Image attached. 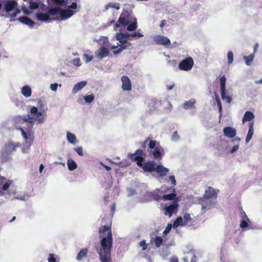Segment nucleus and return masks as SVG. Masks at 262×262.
<instances>
[{"label": "nucleus", "mask_w": 262, "mask_h": 262, "mask_svg": "<svg viewBox=\"0 0 262 262\" xmlns=\"http://www.w3.org/2000/svg\"><path fill=\"white\" fill-rule=\"evenodd\" d=\"M100 246L96 250L101 262L111 261V250L113 246V237L111 228L104 226L99 229Z\"/></svg>", "instance_id": "obj_1"}, {"label": "nucleus", "mask_w": 262, "mask_h": 262, "mask_svg": "<svg viewBox=\"0 0 262 262\" xmlns=\"http://www.w3.org/2000/svg\"><path fill=\"white\" fill-rule=\"evenodd\" d=\"M217 194L214 189L211 187H208L205 191L204 196L200 198L198 204L201 206L202 213L207 210L214 208L217 203Z\"/></svg>", "instance_id": "obj_2"}, {"label": "nucleus", "mask_w": 262, "mask_h": 262, "mask_svg": "<svg viewBox=\"0 0 262 262\" xmlns=\"http://www.w3.org/2000/svg\"><path fill=\"white\" fill-rule=\"evenodd\" d=\"M37 107L32 106L30 109V114L27 117L24 119L25 122L32 124L33 121L36 120L38 124H42L45 121L46 118V113L45 112H41L38 111V107L42 106V101L38 100Z\"/></svg>", "instance_id": "obj_3"}, {"label": "nucleus", "mask_w": 262, "mask_h": 262, "mask_svg": "<svg viewBox=\"0 0 262 262\" xmlns=\"http://www.w3.org/2000/svg\"><path fill=\"white\" fill-rule=\"evenodd\" d=\"M76 13L75 11L70 9L62 10L60 7L52 8L49 10L48 14L52 16H57L55 20H66ZM54 20V19H53Z\"/></svg>", "instance_id": "obj_4"}, {"label": "nucleus", "mask_w": 262, "mask_h": 262, "mask_svg": "<svg viewBox=\"0 0 262 262\" xmlns=\"http://www.w3.org/2000/svg\"><path fill=\"white\" fill-rule=\"evenodd\" d=\"M17 3L14 1H8L4 7V11L8 14L5 15V17H15L19 13L20 10L17 8Z\"/></svg>", "instance_id": "obj_5"}, {"label": "nucleus", "mask_w": 262, "mask_h": 262, "mask_svg": "<svg viewBox=\"0 0 262 262\" xmlns=\"http://www.w3.org/2000/svg\"><path fill=\"white\" fill-rule=\"evenodd\" d=\"M226 78L225 75H223L220 79L221 95L222 99L229 103L232 101V98L227 95L226 91Z\"/></svg>", "instance_id": "obj_6"}, {"label": "nucleus", "mask_w": 262, "mask_h": 262, "mask_svg": "<svg viewBox=\"0 0 262 262\" xmlns=\"http://www.w3.org/2000/svg\"><path fill=\"white\" fill-rule=\"evenodd\" d=\"M178 206L177 202H174L169 205L166 204L164 208V214L170 217L173 214L177 213Z\"/></svg>", "instance_id": "obj_7"}, {"label": "nucleus", "mask_w": 262, "mask_h": 262, "mask_svg": "<svg viewBox=\"0 0 262 262\" xmlns=\"http://www.w3.org/2000/svg\"><path fill=\"white\" fill-rule=\"evenodd\" d=\"M193 65L192 59L191 57H187L179 63V68L181 70L189 71L191 69Z\"/></svg>", "instance_id": "obj_8"}, {"label": "nucleus", "mask_w": 262, "mask_h": 262, "mask_svg": "<svg viewBox=\"0 0 262 262\" xmlns=\"http://www.w3.org/2000/svg\"><path fill=\"white\" fill-rule=\"evenodd\" d=\"M143 155V151L141 150L138 149L137 150L135 154H129V157L133 160L137 162V164L140 166H143L142 164V162L143 160V158L142 157Z\"/></svg>", "instance_id": "obj_9"}, {"label": "nucleus", "mask_w": 262, "mask_h": 262, "mask_svg": "<svg viewBox=\"0 0 262 262\" xmlns=\"http://www.w3.org/2000/svg\"><path fill=\"white\" fill-rule=\"evenodd\" d=\"M131 46V43H128V45H120L119 43H117L116 45L112 46L110 49L114 50L117 49L116 50L113 51V54L117 55L121 53L123 50L129 49Z\"/></svg>", "instance_id": "obj_10"}, {"label": "nucleus", "mask_w": 262, "mask_h": 262, "mask_svg": "<svg viewBox=\"0 0 262 262\" xmlns=\"http://www.w3.org/2000/svg\"><path fill=\"white\" fill-rule=\"evenodd\" d=\"M110 51L108 49L104 48H99L97 51H95L96 57L99 60H102V59L108 56Z\"/></svg>", "instance_id": "obj_11"}, {"label": "nucleus", "mask_w": 262, "mask_h": 262, "mask_svg": "<svg viewBox=\"0 0 262 262\" xmlns=\"http://www.w3.org/2000/svg\"><path fill=\"white\" fill-rule=\"evenodd\" d=\"M18 143L9 142L6 144L4 148V152L7 155L11 154L13 151L15 150L17 147L19 146Z\"/></svg>", "instance_id": "obj_12"}, {"label": "nucleus", "mask_w": 262, "mask_h": 262, "mask_svg": "<svg viewBox=\"0 0 262 262\" xmlns=\"http://www.w3.org/2000/svg\"><path fill=\"white\" fill-rule=\"evenodd\" d=\"M153 40L158 44L166 46L169 45L170 41L168 38L162 35H155L153 37Z\"/></svg>", "instance_id": "obj_13"}, {"label": "nucleus", "mask_w": 262, "mask_h": 262, "mask_svg": "<svg viewBox=\"0 0 262 262\" xmlns=\"http://www.w3.org/2000/svg\"><path fill=\"white\" fill-rule=\"evenodd\" d=\"M19 130H20L21 132V135H22V136L23 137V138L26 140L28 139V141L26 142V147H24L22 149L23 152L26 153L27 150H28L29 149L30 146H31V145L33 142V139L31 137L28 138L27 134H26V133L24 131V130L23 128H20Z\"/></svg>", "instance_id": "obj_14"}, {"label": "nucleus", "mask_w": 262, "mask_h": 262, "mask_svg": "<svg viewBox=\"0 0 262 262\" xmlns=\"http://www.w3.org/2000/svg\"><path fill=\"white\" fill-rule=\"evenodd\" d=\"M12 183L11 180H6L4 177H0V193H1V189L3 190H7Z\"/></svg>", "instance_id": "obj_15"}, {"label": "nucleus", "mask_w": 262, "mask_h": 262, "mask_svg": "<svg viewBox=\"0 0 262 262\" xmlns=\"http://www.w3.org/2000/svg\"><path fill=\"white\" fill-rule=\"evenodd\" d=\"M122 88L124 91H130L132 89L131 82L128 77L123 76L121 77Z\"/></svg>", "instance_id": "obj_16"}, {"label": "nucleus", "mask_w": 262, "mask_h": 262, "mask_svg": "<svg viewBox=\"0 0 262 262\" xmlns=\"http://www.w3.org/2000/svg\"><path fill=\"white\" fill-rule=\"evenodd\" d=\"M224 135L229 138H233L236 133V130L231 127H226L223 129Z\"/></svg>", "instance_id": "obj_17"}, {"label": "nucleus", "mask_w": 262, "mask_h": 262, "mask_svg": "<svg viewBox=\"0 0 262 262\" xmlns=\"http://www.w3.org/2000/svg\"><path fill=\"white\" fill-rule=\"evenodd\" d=\"M98 43L100 48H110V43L107 37L101 36L98 40Z\"/></svg>", "instance_id": "obj_18"}, {"label": "nucleus", "mask_w": 262, "mask_h": 262, "mask_svg": "<svg viewBox=\"0 0 262 262\" xmlns=\"http://www.w3.org/2000/svg\"><path fill=\"white\" fill-rule=\"evenodd\" d=\"M87 84V82L86 81H82L79 82H77L75 84L73 89H72V93L75 94L77 93L78 91L82 90L83 88H84Z\"/></svg>", "instance_id": "obj_19"}, {"label": "nucleus", "mask_w": 262, "mask_h": 262, "mask_svg": "<svg viewBox=\"0 0 262 262\" xmlns=\"http://www.w3.org/2000/svg\"><path fill=\"white\" fill-rule=\"evenodd\" d=\"M156 168L155 162L154 161L148 162L143 166V169L145 171H156Z\"/></svg>", "instance_id": "obj_20"}, {"label": "nucleus", "mask_w": 262, "mask_h": 262, "mask_svg": "<svg viewBox=\"0 0 262 262\" xmlns=\"http://www.w3.org/2000/svg\"><path fill=\"white\" fill-rule=\"evenodd\" d=\"M116 39L119 41L120 45H128V43H129L127 41L126 38L123 35V33H117L116 34Z\"/></svg>", "instance_id": "obj_21"}, {"label": "nucleus", "mask_w": 262, "mask_h": 262, "mask_svg": "<svg viewBox=\"0 0 262 262\" xmlns=\"http://www.w3.org/2000/svg\"><path fill=\"white\" fill-rule=\"evenodd\" d=\"M21 93L26 98L30 97L32 95L31 88L27 85L24 86L21 89Z\"/></svg>", "instance_id": "obj_22"}, {"label": "nucleus", "mask_w": 262, "mask_h": 262, "mask_svg": "<svg viewBox=\"0 0 262 262\" xmlns=\"http://www.w3.org/2000/svg\"><path fill=\"white\" fill-rule=\"evenodd\" d=\"M36 18L37 20L45 21V22H50L53 20V19H51L48 14H43V13H37L36 14Z\"/></svg>", "instance_id": "obj_23"}, {"label": "nucleus", "mask_w": 262, "mask_h": 262, "mask_svg": "<svg viewBox=\"0 0 262 262\" xmlns=\"http://www.w3.org/2000/svg\"><path fill=\"white\" fill-rule=\"evenodd\" d=\"M254 134V123L250 122L249 123V128L247 135L246 138V142L248 143L251 139Z\"/></svg>", "instance_id": "obj_24"}, {"label": "nucleus", "mask_w": 262, "mask_h": 262, "mask_svg": "<svg viewBox=\"0 0 262 262\" xmlns=\"http://www.w3.org/2000/svg\"><path fill=\"white\" fill-rule=\"evenodd\" d=\"M18 20L21 23L26 24L30 27H33L34 25V22L26 16L20 17L18 18Z\"/></svg>", "instance_id": "obj_25"}, {"label": "nucleus", "mask_w": 262, "mask_h": 262, "mask_svg": "<svg viewBox=\"0 0 262 262\" xmlns=\"http://www.w3.org/2000/svg\"><path fill=\"white\" fill-rule=\"evenodd\" d=\"M156 171L159 174L160 176L163 177L169 172V169L162 165H158L157 166Z\"/></svg>", "instance_id": "obj_26"}, {"label": "nucleus", "mask_w": 262, "mask_h": 262, "mask_svg": "<svg viewBox=\"0 0 262 262\" xmlns=\"http://www.w3.org/2000/svg\"><path fill=\"white\" fill-rule=\"evenodd\" d=\"M67 139L70 143L74 145L76 144L78 142L75 135L69 132L67 133Z\"/></svg>", "instance_id": "obj_27"}, {"label": "nucleus", "mask_w": 262, "mask_h": 262, "mask_svg": "<svg viewBox=\"0 0 262 262\" xmlns=\"http://www.w3.org/2000/svg\"><path fill=\"white\" fill-rule=\"evenodd\" d=\"M255 117L253 113L250 111H247L245 112L243 118L242 119V122L244 124L247 121H249L252 120Z\"/></svg>", "instance_id": "obj_28"}, {"label": "nucleus", "mask_w": 262, "mask_h": 262, "mask_svg": "<svg viewBox=\"0 0 262 262\" xmlns=\"http://www.w3.org/2000/svg\"><path fill=\"white\" fill-rule=\"evenodd\" d=\"M195 100L194 99H190L185 102L183 104V107L185 110H189L192 108L195 104Z\"/></svg>", "instance_id": "obj_29"}, {"label": "nucleus", "mask_w": 262, "mask_h": 262, "mask_svg": "<svg viewBox=\"0 0 262 262\" xmlns=\"http://www.w3.org/2000/svg\"><path fill=\"white\" fill-rule=\"evenodd\" d=\"M163 150L162 148L156 147L155 149L151 152V154L156 159L160 160L162 159L161 151Z\"/></svg>", "instance_id": "obj_30"}, {"label": "nucleus", "mask_w": 262, "mask_h": 262, "mask_svg": "<svg viewBox=\"0 0 262 262\" xmlns=\"http://www.w3.org/2000/svg\"><path fill=\"white\" fill-rule=\"evenodd\" d=\"M185 223H184L183 219L182 217L179 216L177 218L175 221L173 222L172 225V227L174 228H176L180 226H184L185 225Z\"/></svg>", "instance_id": "obj_31"}, {"label": "nucleus", "mask_w": 262, "mask_h": 262, "mask_svg": "<svg viewBox=\"0 0 262 262\" xmlns=\"http://www.w3.org/2000/svg\"><path fill=\"white\" fill-rule=\"evenodd\" d=\"M67 165L70 170H75L77 167L76 163L72 159H69L67 161Z\"/></svg>", "instance_id": "obj_32"}, {"label": "nucleus", "mask_w": 262, "mask_h": 262, "mask_svg": "<svg viewBox=\"0 0 262 262\" xmlns=\"http://www.w3.org/2000/svg\"><path fill=\"white\" fill-rule=\"evenodd\" d=\"M254 57V53L251 54L250 55L248 56H245L244 57V59L245 60L247 66H249L251 64V62L253 60Z\"/></svg>", "instance_id": "obj_33"}, {"label": "nucleus", "mask_w": 262, "mask_h": 262, "mask_svg": "<svg viewBox=\"0 0 262 262\" xmlns=\"http://www.w3.org/2000/svg\"><path fill=\"white\" fill-rule=\"evenodd\" d=\"M88 250L86 249H82L80 252L78 253L76 259L77 260H80L85 257L87 254Z\"/></svg>", "instance_id": "obj_34"}, {"label": "nucleus", "mask_w": 262, "mask_h": 262, "mask_svg": "<svg viewBox=\"0 0 262 262\" xmlns=\"http://www.w3.org/2000/svg\"><path fill=\"white\" fill-rule=\"evenodd\" d=\"M128 26L127 27V30L128 31H133L135 30L137 28V19L135 18L134 21L132 23H130L129 25H127Z\"/></svg>", "instance_id": "obj_35"}, {"label": "nucleus", "mask_w": 262, "mask_h": 262, "mask_svg": "<svg viewBox=\"0 0 262 262\" xmlns=\"http://www.w3.org/2000/svg\"><path fill=\"white\" fill-rule=\"evenodd\" d=\"M163 242V238L161 236H157L153 240L156 247L159 248L161 246Z\"/></svg>", "instance_id": "obj_36"}, {"label": "nucleus", "mask_w": 262, "mask_h": 262, "mask_svg": "<svg viewBox=\"0 0 262 262\" xmlns=\"http://www.w3.org/2000/svg\"><path fill=\"white\" fill-rule=\"evenodd\" d=\"M110 8H113L117 10L120 9V4L119 3H110L105 6V10H107Z\"/></svg>", "instance_id": "obj_37"}, {"label": "nucleus", "mask_w": 262, "mask_h": 262, "mask_svg": "<svg viewBox=\"0 0 262 262\" xmlns=\"http://www.w3.org/2000/svg\"><path fill=\"white\" fill-rule=\"evenodd\" d=\"M176 198V194L174 193H171L168 194H165L163 196V199L164 201L174 200Z\"/></svg>", "instance_id": "obj_38"}, {"label": "nucleus", "mask_w": 262, "mask_h": 262, "mask_svg": "<svg viewBox=\"0 0 262 262\" xmlns=\"http://www.w3.org/2000/svg\"><path fill=\"white\" fill-rule=\"evenodd\" d=\"M118 22L119 24L124 26L129 25L130 23V21L123 17L122 14H121L120 17L119 18Z\"/></svg>", "instance_id": "obj_39"}, {"label": "nucleus", "mask_w": 262, "mask_h": 262, "mask_svg": "<svg viewBox=\"0 0 262 262\" xmlns=\"http://www.w3.org/2000/svg\"><path fill=\"white\" fill-rule=\"evenodd\" d=\"M190 258V262H195L196 258L195 256L193 255V253L190 252L187 254L186 257L185 258V261H187L189 260Z\"/></svg>", "instance_id": "obj_40"}, {"label": "nucleus", "mask_w": 262, "mask_h": 262, "mask_svg": "<svg viewBox=\"0 0 262 262\" xmlns=\"http://www.w3.org/2000/svg\"><path fill=\"white\" fill-rule=\"evenodd\" d=\"M248 222H250L249 219L248 218H246V219H242L241 223L240 224V227L242 229H245L248 227Z\"/></svg>", "instance_id": "obj_41"}, {"label": "nucleus", "mask_w": 262, "mask_h": 262, "mask_svg": "<svg viewBox=\"0 0 262 262\" xmlns=\"http://www.w3.org/2000/svg\"><path fill=\"white\" fill-rule=\"evenodd\" d=\"M84 100L86 103H91L94 100V96L93 94H90L83 97Z\"/></svg>", "instance_id": "obj_42"}, {"label": "nucleus", "mask_w": 262, "mask_h": 262, "mask_svg": "<svg viewBox=\"0 0 262 262\" xmlns=\"http://www.w3.org/2000/svg\"><path fill=\"white\" fill-rule=\"evenodd\" d=\"M227 58L228 64H231L233 61V53L231 51H229L227 53Z\"/></svg>", "instance_id": "obj_43"}, {"label": "nucleus", "mask_w": 262, "mask_h": 262, "mask_svg": "<svg viewBox=\"0 0 262 262\" xmlns=\"http://www.w3.org/2000/svg\"><path fill=\"white\" fill-rule=\"evenodd\" d=\"M29 198V195L28 194H24L23 196H21L19 197H18V196L14 197L13 199V200H19L25 201L28 200Z\"/></svg>", "instance_id": "obj_44"}, {"label": "nucleus", "mask_w": 262, "mask_h": 262, "mask_svg": "<svg viewBox=\"0 0 262 262\" xmlns=\"http://www.w3.org/2000/svg\"><path fill=\"white\" fill-rule=\"evenodd\" d=\"M180 139V137L177 131L174 132L171 136V140L173 142H177Z\"/></svg>", "instance_id": "obj_45"}, {"label": "nucleus", "mask_w": 262, "mask_h": 262, "mask_svg": "<svg viewBox=\"0 0 262 262\" xmlns=\"http://www.w3.org/2000/svg\"><path fill=\"white\" fill-rule=\"evenodd\" d=\"M72 64L76 67H80L81 65V62L80 58H75L72 61Z\"/></svg>", "instance_id": "obj_46"}, {"label": "nucleus", "mask_w": 262, "mask_h": 262, "mask_svg": "<svg viewBox=\"0 0 262 262\" xmlns=\"http://www.w3.org/2000/svg\"><path fill=\"white\" fill-rule=\"evenodd\" d=\"M157 142L156 141H149L148 142V146L150 149H155L156 147V144Z\"/></svg>", "instance_id": "obj_47"}, {"label": "nucleus", "mask_w": 262, "mask_h": 262, "mask_svg": "<svg viewBox=\"0 0 262 262\" xmlns=\"http://www.w3.org/2000/svg\"><path fill=\"white\" fill-rule=\"evenodd\" d=\"M83 57H84V58L85 59V62L86 63H89L90 62V61H91L93 59V56H89L88 54H84L83 55Z\"/></svg>", "instance_id": "obj_48"}, {"label": "nucleus", "mask_w": 262, "mask_h": 262, "mask_svg": "<svg viewBox=\"0 0 262 262\" xmlns=\"http://www.w3.org/2000/svg\"><path fill=\"white\" fill-rule=\"evenodd\" d=\"M143 36H144L143 34H142V33H141L139 32L131 33V37H135V38H138L142 37Z\"/></svg>", "instance_id": "obj_49"}, {"label": "nucleus", "mask_w": 262, "mask_h": 262, "mask_svg": "<svg viewBox=\"0 0 262 262\" xmlns=\"http://www.w3.org/2000/svg\"><path fill=\"white\" fill-rule=\"evenodd\" d=\"M139 245H140V247H141L142 248V250H145L146 249V248H147V245L146 244V241L145 239L142 240L139 243Z\"/></svg>", "instance_id": "obj_50"}, {"label": "nucleus", "mask_w": 262, "mask_h": 262, "mask_svg": "<svg viewBox=\"0 0 262 262\" xmlns=\"http://www.w3.org/2000/svg\"><path fill=\"white\" fill-rule=\"evenodd\" d=\"M74 150L78 154L79 156H82L83 155L82 147H76L74 148Z\"/></svg>", "instance_id": "obj_51"}, {"label": "nucleus", "mask_w": 262, "mask_h": 262, "mask_svg": "<svg viewBox=\"0 0 262 262\" xmlns=\"http://www.w3.org/2000/svg\"><path fill=\"white\" fill-rule=\"evenodd\" d=\"M38 7V5L36 3L34 2H30V6L29 8L31 10H34L37 9Z\"/></svg>", "instance_id": "obj_52"}, {"label": "nucleus", "mask_w": 262, "mask_h": 262, "mask_svg": "<svg viewBox=\"0 0 262 262\" xmlns=\"http://www.w3.org/2000/svg\"><path fill=\"white\" fill-rule=\"evenodd\" d=\"M77 8V5L76 3H73L71 5L69 6L67 9H70L73 10L75 11L74 10L76 9ZM76 13L77 12L76 11H75Z\"/></svg>", "instance_id": "obj_53"}, {"label": "nucleus", "mask_w": 262, "mask_h": 262, "mask_svg": "<svg viewBox=\"0 0 262 262\" xmlns=\"http://www.w3.org/2000/svg\"><path fill=\"white\" fill-rule=\"evenodd\" d=\"M172 225L171 224H168L165 230L163 231V234L165 235L169 233L172 228Z\"/></svg>", "instance_id": "obj_54"}, {"label": "nucleus", "mask_w": 262, "mask_h": 262, "mask_svg": "<svg viewBox=\"0 0 262 262\" xmlns=\"http://www.w3.org/2000/svg\"><path fill=\"white\" fill-rule=\"evenodd\" d=\"M190 220V216L189 214H185L184 215V222L185 223V224L189 223V221Z\"/></svg>", "instance_id": "obj_55"}, {"label": "nucleus", "mask_w": 262, "mask_h": 262, "mask_svg": "<svg viewBox=\"0 0 262 262\" xmlns=\"http://www.w3.org/2000/svg\"><path fill=\"white\" fill-rule=\"evenodd\" d=\"M58 84L57 83H53L50 85V89L52 91L56 92Z\"/></svg>", "instance_id": "obj_56"}, {"label": "nucleus", "mask_w": 262, "mask_h": 262, "mask_svg": "<svg viewBox=\"0 0 262 262\" xmlns=\"http://www.w3.org/2000/svg\"><path fill=\"white\" fill-rule=\"evenodd\" d=\"M52 2L55 4H57L58 5H61L64 4L65 2L64 0H51Z\"/></svg>", "instance_id": "obj_57"}, {"label": "nucleus", "mask_w": 262, "mask_h": 262, "mask_svg": "<svg viewBox=\"0 0 262 262\" xmlns=\"http://www.w3.org/2000/svg\"><path fill=\"white\" fill-rule=\"evenodd\" d=\"M169 179L171 181V184L173 185H176V181L175 177L174 176H170L169 177Z\"/></svg>", "instance_id": "obj_58"}, {"label": "nucleus", "mask_w": 262, "mask_h": 262, "mask_svg": "<svg viewBox=\"0 0 262 262\" xmlns=\"http://www.w3.org/2000/svg\"><path fill=\"white\" fill-rule=\"evenodd\" d=\"M239 148V146L238 145H234L232 148V149L230 150V152L231 154H233L234 152H235V151H236Z\"/></svg>", "instance_id": "obj_59"}, {"label": "nucleus", "mask_w": 262, "mask_h": 262, "mask_svg": "<svg viewBox=\"0 0 262 262\" xmlns=\"http://www.w3.org/2000/svg\"><path fill=\"white\" fill-rule=\"evenodd\" d=\"M49 262H55L56 259L55 257H54V255L53 254H50L49 258H48Z\"/></svg>", "instance_id": "obj_60"}, {"label": "nucleus", "mask_w": 262, "mask_h": 262, "mask_svg": "<svg viewBox=\"0 0 262 262\" xmlns=\"http://www.w3.org/2000/svg\"><path fill=\"white\" fill-rule=\"evenodd\" d=\"M123 35L126 38L127 40H128L129 37H131V33L129 34L128 33H123Z\"/></svg>", "instance_id": "obj_61"}, {"label": "nucleus", "mask_w": 262, "mask_h": 262, "mask_svg": "<svg viewBox=\"0 0 262 262\" xmlns=\"http://www.w3.org/2000/svg\"><path fill=\"white\" fill-rule=\"evenodd\" d=\"M217 105L219 107V112L221 113L222 111V104L220 100H217Z\"/></svg>", "instance_id": "obj_62"}, {"label": "nucleus", "mask_w": 262, "mask_h": 262, "mask_svg": "<svg viewBox=\"0 0 262 262\" xmlns=\"http://www.w3.org/2000/svg\"><path fill=\"white\" fill-rule=\"evenodd\" d=\"M174 86V83H172L170 85H167V89L168 90H171L173 88Z\"/></svg>", "instance_id": "obj_63"}, {"label": "nucleus", "mask_w": 262, "mask_h": 262, "mask_svg": "<svg viewBox=\"0 0 262 262\" xmlns=\"http://www.w3.org/2000/svg\"><path fill=\"white\" fill-rule=\"evenodd\" d=\"M178 259L177 257H172L170 260V262H178Z\"/></svg>", "instance_id": "obj_64"}]
</instances>
